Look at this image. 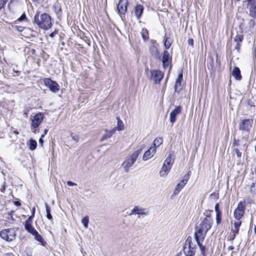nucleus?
<instances>
[{
  "mask_svg": "<svg viewBox=\"0 0 256 256\" xmlns=\"http://www.w3.org/2000/svg\"><path fill=\"white\" fill-rule=\"evenodd\" d=\"M204 214V217L200 218L201 222L196 227L194 236L206 237V233L212 228L213 220L210 212L206 211Z\"/></svg>",
  "mask_w": 256,
  "mask_h": 256,
  "instance_id": "nucleus-1",
  "label": "nucleus"
},
{
  "mask_svg": "<svg viewBox=\"0 0 256 256\" xmlns=\"http://www.w3.org/2000/svg\"><path fill=\"white\" fill-rule=\"evenodd\" d=\"M34 22L40 28L48 30L52 26L51 17L49 14L43 13L40 14L38 12L34 17Z\"/></svg>",
  "mask_w": 256,
  "mask_h": 256,
  "instance_id": "nucleus-2",
  "label": "nucleus"
},
{
  "mask_svg": "<svg viewBox=\"0 0 256 256\" xmlns=\"http://www.w3.org/2000/svg\"><path fill=\"white\" fill-rule=\"evenodd\" d=\"M142 150H136L130 157L127 158L122 164V167L124 172H128L130 168L133 165L136 161L138 155L141 152Z\"/></svg>",
  "mask_w": 256,
  "mask_h": 256,
  "instance_id": "nucleus-3",
  "label": "nucleus"
},
{
  "mask_svg": "<svg viewBox=\"0 0 256 256\" xmlns=\"http://www.w3.org/2000/svg\"><path fill=\"white\" fill-rule=\"evenodd\" d=\"M195 245L192 244V238L189 236L186 240L184 246V252L186 256H192L195 254Z\"/></svg>",
  "mask_w": 256,
  "mask_h": 256,
  "instance_id": "nucleus-4",
  "label": "nucleus"
},
{
  "mask_svg": "<svg viewBox=\"0 0 256 256\" xmlns=\"http://www.w3.org/2000/svg\"><path fill=\"white\" fill-rule=\"evenodd\" d=\"M253 120L252 119H244L240 121L239 124L238 128L242 134H246L248 136L252 126Z\"/></svg>",
  "mask_w": 256,
  "mask_h": 256,
  "instance_id": "nucleus-5",
  "label": "nucleus"
},
{
  "mask_svg": "<svg viewBox=\"0 0 256 256\" xmlns=\"http://www.w3.org/2000/svg\"><path fill=\"white\" fill-rule=\"evenodd\" d=\"M0 237L8 242L14 240L16 236V232L14 228H6L0 232Z\"/></svg>",
  "mask_w": 256,
  "mask_h": 256,
  "instance_id": "nucleus-6",
  "label": "nucleus"
},
{
  "mask_svg": "<svg viewBox=\"0 0 256 256\" xmlns=\"http://www.w3.org/2000/svg\"><path fill=\"white\" fill-rule=\"evenodd\" d=\"M44 85L48 87L53 92L56 93L60 90V86L55 82L49 78H46L44 80Z\"/></svg>",
  "mask_w": 256,
  "mask_h": 256,
  "instance_id": "nucleus-7",
  "label": "nucleus"
},
{
  "mask_svg": "<svg viewBox=\"0 0 256 256\" xmlns=\"http://www.w3.org/2000/svg\"><path fill=\"white\" fill-rule=\"evenodd\" d=\"M245 206L244 202H240L238 205L237 208L234 211V216L237 220H240L244 213Z\"/></svg>",
  "mask_w": 256,
  "mask_h": 256,
  "instance_id": "nucleus-8",
  "label": "nucleus"
},
{
  "mask_svg": "<svg viewBox=\"0 0 256 256\" xmlns=\"http://www.w3.org/2000/svg\"><path fill=\"white\" fill-rule=\"evenodd\" d=\"M190 175V172L189 171L187 172L186 174L184 176L183 179L180 181V182L177 184L174 191V194H178L181 190L185 186V185L187 184L188 180Z\"/></svg>",
  "mask_w": 256,
  "mask_h": 256,
  "instance_id": "nucleus-9",
  "label": "nucleus"
},
{
  "mask_svg": "<svg viewBox=\"0 0 256 256\" xmlns=\"http://www.w3.org/2000/svg\"><path fill=\"white\" fill-rule=\"evenodd\" d=\"M44 118V115L42 112L36 114L32 120L31 126L34 128H38L40 124Z\"/></svg>",
  "mask_w": 256,
  "mask_h": 256,
  "instance_id": "nucleus-10",
  "label": "nucleus"
},
{
  "mask_svg": "<svg viewBox=\"0 0 256 256\" xmlns=\"http://www.w3.org/2000/svg\"><path fill=\"white\" fill-rule=\"evenodd\" d=\"M150 74V78L156 84H159L164 77V73L159 70H153Z\"/></svg>",
  "mask_w": 256,
  "mask_h": 256,
  "instance_id": "nucleus-11",
  "label": "nucleus"
},
{
  "mask_svg": "<svg viewBox=\"0 0 256 256\" xmlns=\"http://www.w3.org/2000/svg\"><path fill=\"white\" fill-rule=\"evenodd\" d=\"M128 2L127 0H120L117 5V10L120 16L122 17V15H125L127 10Z\"/></svg>",
  "mask_w": 256,
  "mask_h": 256,
  "instance_id": "nucleus-12",
  "label": "nucleus"
},
{
  "mask_svg": "<svg viewBox=\"0 0 256 256\" xmlns=\"http://www.w3.org/2000/svg\"><path fill=\"white\" fill-rule=\"evenodd\" d=\"M148 210L147 208H142L138 206H134L130 215L138 214V218H140V216H146L148 214Z\"/></svg>",
  "mask_w": 256,
  "mask_h": 256,
  "instance_id": "nucleus-13",
  "label": "nucleus"
},
{
  "mask_svg": "<svg viewBox=\"0 0 256 256\" xmlns=\"http://www.w3.org/2000/svg\"><path fill=\"white\" fill-rule=\"evenodd\" d=\"M247 7L251 16L256 18V0H247Z\"/></svg>",
  "mask_w": 256,
  "mask_h": 256,
  "instance_id": "nucleus-14",
  "label": "nucleus"
},
{
  "mask_svg": "<svg viewBox=\"0 0 256 256\" xmlns=\"http://www.w3.org/2000/svg\"><path fill=\"white\" fill-rule=\"evenodd\" d=\"M182 108L180 106H177L170 113V122L172 124L176 121V116L181 112Z\"/></svg>",
  "mask_w": 256,
  "mask_h": 256,
  "instance_id": "nucleus-15",
  "label": "nucleus"
},
{
  "mask_svg": "<svg viewBox=\"0 0 256 256\" xmlns=\"http://www.w3.org/2000/svg\"><path fill=\"white\" fill-rule=\"evenodd\" d=\"M205 237H200V236H194V239L199 246L201 254L203 256H205L206 254V248L204 246H202V242L204 241Z\"/></svg>",
  "mask_w": 256,
  "mask_h": 256,
  "instance_id": "nucleus-16",
  "label": "nucleus"
},
{
  "mask_svg": "<svg viewBox=\"0 0 256 256\" xmlns=\"http://www.w3.org/2000/svg\"><path fill=\"white\" fill-rule=\"evenodd\" d=\"M156 152V148L151 146V147L150 148L144 152L142 158L143 160L146 161L150 159L154 156Z\"/></svg>",
  "mask_w": 256,
  "mask_h": 256,
  "instance_id": "nucleus-17",
  "label": "nucleus"
},
{
  "mask_svg": "<svg viewBox=\"0 0 256 256\" xmlns=\"http://www.w3.org/2000/svg\"><path fill=\"white\" fill-rule=\"evenodd\" d=\"M182 72H181L178 74L174 84V91L176 92H180L182 89L181 84L182 80Z\"/></svg>",
  "mask_w": 256,
  "mask_h": 256,
  "instance_id": "nucleus-18",
  "label": "nucleus"
},
{
  "mask_svg": "<svg viewBox=\"0 0 256 256\" xmlns=\"http://www.w3.org/2000/svg\"><path fill=\"white\" fill-rule=\"evenodd\" d=\"M162 62L163 67L164 68H167L171 62V58H170V54L166 50L164 52Z\"/></svg>",
  "mask_w": 256,
  "mask_h": 256,
  "instance_id": "nucleus-19",
  "label": "nucleus"
},
{
  "mask_svg": "<svg viewBox=\"0 0 256 256\" xmlns=\"http://www.w3.org/2000/svg\"><path fill=\"white\" fill-rule=\"evenodd\" d=\"M144 11L143 6L140 4H138L134 8V14L137 19H140Z\"/></svg>",
  "mask_w": 256,
  "mask_h": 256,
  "instance_id": "nucleus-20",
  "label": "nucleus"
},
{
  "mask_svg": "<svg viewBox=\"0 0 256 256\" xmlns=\"http://www.w3.org/2000/svg\"><path fill=\"white\" fill-rule=\"evenodd\" d=\"M170 169L171 168H170V166H166L165 164H163L162 169L159 173L160 176L161 177H164L166 176L167 174H168L169 172L170 171Z\"/></svg>",
  "mask_w": 256,
  "mask_h": 256,
  "instance_id": "nucleus-21",
  "label": "nucleus"
},
{
  "mask_svg": "<svg viewBox=\"0 0 256 256\" xmlns=\"http://www.w3.org/2000/svg\"><path fill=\"white\" fill-rule=\"evenodd\" d=\"M234 229L232 230V232L234 236L233 239L236 237V235L238 233L239 228L241 225V222L240 220H237V221L234 222Z\"/></svg>",
  "mask_w": 256,
  "mask_h": 256,
  "instance_id": "nucleus-22",
  "label": "nucleus"
},
{
  "mask_svg": "<svg viewBox=\"0 0 256 256\" xmlns=\"http://www.w3.org/2000/svg\"><path fill=\"white\" fill-rule=\"evenodd\" d=\"M232 76L237 80H240L242 78L240 71L238 67H234L232 72Z\"/></svg>",
  "mask_w": 256,
  "mask_h": 256,
  "instance_id": "nucleus-23",
  "label": "nucleus"
},
{
  "mask_svg": "<svg viewBox=\"0 0 256 256\" xmlns=\"http://www.w3.org/2000/svg\"><path fill=\"white\" fill-rule=\"evenodd\" d=\"M34 237V239L38 242L42 246H44L46 244V242L44 241L42 236L38 234V232L36 230L34 234H32Z\"/></svg>",
  "mask_w": 256,
  "mask_h": 256,
  "instance_id": "nucleus-24",
  "label": "nucleus"
},
{
  "mask_svg": "<svg viewBox=\"0 0 256 256\" xmlns=\"http://www.w3.org/2000/svg\"><path fill=\"white\" fill-rule=\"evenodd\" d=\"M174 162V158H172V154H169L166 158L163 164H165L166 166H170V168H172Z\"/></svg>",
  "mask_w": 256,
  "mask_h": 256,
  "instance_id": "nucleus-25",
  "label": "nucleus"
},
{
  "mask_svg": "<svg viewBox=\"0 0 256 256\" xmlns=\"http://www.w3.org/2000/svg\"><path fill=\"white\" fill-rule=\"evenodd\" d=\"M27 145L29 147L30 150H34L36 148L37 142L35 140L31 138L27 142Z\"/></svg>",
  "mask_w": 256,
  "mask_h": 256,
  "instance_id": "nucleus-26",
  "label": "nucleus"
},
{
  "mask_svg": "<svg viewBox=\"0 0 256 256\" xmlns=\"http://www.w3.org/2000/svg\"><path fill=\"white\" fill-rule=\"evenodd\" d=\"M150 52L153 57L156 58L158 56L157 48L154 44L150 47Z\"/></svg>",
  "mask_w": 256,
  "mask_h": 256,
  "instance_id": "nucleus-27",
  "label": "nucleus"
},
{
  "mask_svg": "<svg viewBox=\"0 0 256 256\" xmlns=\"http://www.w3.org/2000/svg\"><path fill=\"white\" fill-rule=\"evenodd\" d=\"M162 138L160 137L156 138L154 141L152 146L156 148V146H160L162 143Z\"/></svg>",
  "mask_w": 256,
  "mask_h": 256,
  "instance_id": "nucleus-28",
  "label": "nucleus"
},
{
  "mask_svg": "<svg viewBox=\"0 0 256 256\" xmlns=\"http://www.w3.org/2000/svg\"><path fill=\"white\" fill-rule=\"evenodd\" d=\"M24 228L25 230L31 234H32L36 231L32 224L24 225Z\"/></svg>",
  "mask_w": 256,
  "mask_h": 256,
  "instance_id": "nucleus-29",
  "label": "nucleus"
},
{
  "mask_svg": "<svg viewBox=\"0 0 256 256\" xmlns=\"http://www.w3.org/2000/svg\"><path fill=\"white\" fill-rule=\"evenodd\" d=\"M45 207H46V216L47 218L49 220H52V216L50 214V208L46 203L45 204Z\"/></svg>",
  "mask_w": 256,
  "mask_h": 256,
  "instance_id": "nucleus-30",
  "label": "nucleus"
},
{
  "mask_svg": "<svg viewBox=\"0 0 256 256\" xmlns=\"http://www.w3.org/2000/svg\"><path fill=\"white\" fill-rule=\"evenodd\" d=\"M116 119L118 120L117 126L116 128V129L119 131L124 130V125L123 124L122 122L120 120V118L118 117H117Z\"/></svg>",
  "mask_w": 256,
  "mask_h": 256,
  "instance_id": "nucleus-31",
  "label": "nucleus"
},
{
  "mask_svg": "<svg viewBox=\"0 0 256 256\" xmlns=\"http://www.w3.org/2000/svg\"><path fill=\"white\" fill-rule=\"evenodd\" d=\"M216 212V224L217 225H218L220 224L222 222V212Z\"/></svg>",
  "mask_w": 256,
  "mask_h": 256,
  "instance_id": "nucleus-32",
  "label": "nucleus"
},
{
  "mask_svg": "<svg viewBox=\"0 0 256 256\" xmlns=\"http://www.w3.org/2000/svg\"><path fill=\"white\" fill-rule=\"evenodd\" d=\"M141 34L144 40H148V31L146 29H142Z\"/></svg>",
  "mask_w": 256,
  "mask_h": 256,
  "instance_id": "nucleus-33",
  "label": "nucleus"
},
{
  "mask_svg": "<svg viewBox=\"0 0 256 256\" xmlns=\"http://www.w3.org/2000/svg\"><path fill=\"white\" fill-rule=\"evenodd\" d=\"M240 146V140H236L235 138H234V140L232 143V148H238V147Z\"/></svg>",
  "mask_w": 256,
  "mask_h": 256,
  "instance_id": "nucleus-34",
  "label": "nucleus"
},
{
  "mask_svg": "<svg viewBox=\"0 0 256 256\" xmlns=\"http://www.w3.org/2000/svg\"><path fill=\"white\" fill-rule=\"evenodd\" d=\"M168 39H169L167 37L166 34L165 36H164L165 41L164 42V46L166 49H168L172 44L171 42H170L168 40Z\"/></svg>",
  "mask_w": 256,
  "mask_h": 256,
  "instance_id": "nucleus-35",
  "label": "nucleus"
},
{
  "mask_svg": "<svg viewBox=\"0 0 256 256\" xmlns=\"http://www.w3.org/2000/svg\"><path fill=\"white\" fill-rule=\"evenodd\" d=\"M82 222L83 224L84 227L86 228H88V224L89 222V218L88 216H86L82 218Z\"/></svg>",
  "mask_w": 256,
  "mask_h": 256,
  "instance_id": "nucleus-36",
  "label": "nucleus"
},
{
  "mask_svg": "<svg viewBox=\"0 0 256 256\" xmlns=\"http://www.w3.org/2000/svg\"><path fill=\"white\" fill-rule=\"evenodd\" d=\"M244 40V36L242 34H238L234 38L235 42H242Z\"/></svg>",
  "mask_w": 256,
  "mask_h": 256,
  "instance_id": "nucleus-37",
  "label": "nucleus"
},
{
  "mask_svg": "<svg viewBox=\"0 0 256 256\" xmlns=\"http://www.w3.org/2000/svg\"><path fill=\"white\" fill-rule=\"evenodd\" d=\"M54 7L55 9V12L56 13V15H60L62 12V8L60 6L58 5H55L54 6Z\"/></svg>",
  "mask_w": 256,
  "mask_h": 256,
  "instance_id": "nucleus-38",
  "label": "nucleus"
},
{
  "mask_svg": "<svg viewBox=\"0 0 256 256\" xmlns=\"http://www.w3.org/2000/svg\"><path fill=\"white\" fill-rule=\"evenodd\" d=\"M106 133L102 136V137L101 138V141H103L104 140L110 138L112 136V134L108 132V131L106 130Z\"/></svg>",
  "mask_w": 256,
  "mask_h": 256,
  "instance_id": "nucleus-39",
  "label": "nucleus"
},
{
  "mask_svg": "<svg viewBox=\"0 0 256 256\" xmlns=\"http://www.w3.org/2000/svg\"><path fill=\"white\" fill-rule=\"evenodd\" d=\"M34 216H32V215L30 216L28 218L25 222L24 225L32 224V219Z\"/></svg>",
  "mask_w": 256,
  "mask_h": 256,
  "instance_id": "nucleus-40",
  "label": "nucleus"
},
{
  "mask_svg": "<svg viewBox=\"0 0 256 256\" xmlns=\"http://www.w3.org/2000/svg\"><path fill=\"white\" fill-rule=\"evenodd\" d=\"M233 151L236 153L238 158H240L242 156V152L238 148H233Z\"/></svg>",
  "mask_w": 256,
  "mask_h": 256,
  "instance_id": "nucleus-41",
  "label": "nucleus"
},
{
  "mask_svg": "<svg viewBox=\"0 0 256 256\" xmlns=\"http://www.w3.org/2000/svg\"><path fill=\"white\" fill-rule=\"evenodd\" d=\"M70 137L72 139L74 140L76 142H78V136L76 134H70Z\"/></svg>",
  "mask_w": 256,
  "mask_h": 256,
  "instance_id": "nucleus-42",
  "label": "nucleus"
},
{
  "mask_svg": "<svg viewBox=\"0 0 256 256\" xmlns=\"http://www.w3.org/2000/svg\"><path fill=\"white\" fill-rule=\"evenodd\" d=\"M236 42V44L235 46V49L238 52H239L240 50V48L241 46L242 42Z\"/></svg>",
  "mask_w": 256,
  "mask_h": 256,
  "instance_id": "nucleus-43",
  "label": "nucleus"
},
{
  "mask_svg": "<svg viewBox=\"0 0 256 256\" xmlns=\"http://www.w3.org/2000/svg\"><path fill=\"white\" fill-rule=\"evenodd\" d=\"M8 0H0V10L4 8Z\"/></svg>",
  "mask_w": 256,
  "mask_h": 256,
  "instance_id": "nucleus-44",
  "label": "nucleus"
},
{
  "mask_svg": "<svg viewBox=\"0 0 256 256\" xmlns=\"http://www.w3.org/2000/svg\"><path fill=\"white\" fill-rule=\"evenodd\" d=\"M25 19H26V14H24L18 18V20L20 22Z\"/></svg>",
  "mask_w": 256,
  "mask_h": 256,
  "instance_id": "nucleus-45",
  "label": "nucleus"
},
{
  "mask_svg": "<svg viewBox=\"0 0 256 256\" xmlns=\"http://www.w3.org/2000/svg\"><path fill=\"white\" fill-rule=\"evenodd\" d=\"M254 188H255L256 190V182L254 183V182L252 183V184L250 186V190L252 192L254 191L253 190Z\"/></svg>",
  "mask_w": 256,
  "mask_h": 256,
  "instance_id": "nucleus-46",
  "label": "nucleus"
},
{
  "mask_svg": "<svg viewBox=\"0 0 256 256\" xmlns=\"http://www.w3.org/2000/svg\"><path fill=\"white\" fill-rule=\"evenodd\" d=\"M16 28L18 32H22L24 30V28L22 26H16Z\"/></svg>",
  "mask_w": 256,
  "mask_h": 256,
  "instance_id": "nucleus-47",
  "label": "nucleus"
},
{
  "mask_svg": "<svg viewBox=\"0 0 256 256\" xmlns=\"http://www.w3.org/2000/svg\"><path fill=\"white\" fill-rule=\"evenodd\" d=\"M214 210H215L216 212H220V211H221V210H220V208H219V204H218V203H216V204H215V206H214Z\"/></svg>",
  "mask_w": 256,
  "mask_h": 256,
  "instance_id": "nucleus-48",
  "label": "nucleus"
},
{
  "mask_svg": "<svg viewBox=\"0 0 256 256\" xmlns=\"http://www.w3.org/2000/svg\"><path fill=\"white\" fill-rule=\"evenodd\" d=\"M66 184L68 186H75L77 185L76 184L71 181H68Z\"/></svg>",
  "mask_w": 256,
  "mask_h": 256,
  "instance_id": "nucleus-49",
  "label": "nucleus"
},
{
  "mask_svg": "<svg viewBox=\"0 0 256 256\" xmlns=\"http://www.w3.org/2000/svg\"><path fill=\"white\" fill-rule=\"evenodd\" d=\"M188 44L189 45L193 46H194V40L192 38H189L188 40Z\"/></svg>",
  "mask_w": 256,
  "mask_h": 256,
  "instance_id": "nucleus-50",
  "label": "nucleus"
},
{
  "mask_svg": "<svg viewBox=\"0 0 256 256\" xmlns=\"http://www.w3.org/2000/svg\"><path fill=\"white\" fill-rule=\"evenodd\" d=\"M116 128H113L112 130H111L110 131H108V132L110 134H112V136L116 132Z\"/></svg>",
  "mask_w": 256,
  "mask_h": 256,
  "instance_id": "nucleus-51",
  "label": "nucleus"
},
{
  "mask_svg": "<svg viewBox=\"0 0 256 256\" xmlns=\"http://www.w3.org/2000/svg\"><path fill=\"white\" fill-rule=\"evenodd\" d=\"M249 24L250 26H254V20H251L249 22Z\"/></svg>",
  "mask_w": 256,
  "mask_h": 256,
  "instance_id": "nucleus-52",
  "label": "nucleus"
},
{
  "mask_svg": "<svg viewBox=\"0 0 256 256\" xmlns=\"http://www.w3.org/2000/svg\"><path fill=\"white\" fill-rule=\"evenodd\" d=\"M31 130L32 132L36 134V128H34L32 126H31Z\"/></svg>",
  "mask_w": 256,
  "mask_h": 256,
  "instance_id": "nucleus-53",
  "label": "nucleus"
},
{
  "mask_svg": "<svg viewBox=\"0 0 256 256\" xmlns=\"http://www.w3.org/2000/svg\"><path fill=\"white\" fill-rule=\"evenodd\" d=\"M57 34L56 32H52L50 34V36L51 37V38H54L56 34Z\"/></svg>",
  "mask_w": 256,
  "mask_h": 256,
  "instance_id": "nucleus-54",
  "label": "nucleus"
},
{
  "mask_svg": "<svg viewBox=\"0 0 256 256\" xmlns=\"http://www.w3.org/2000/svg\"><path fill=\"white\" fill-rule=\"evenodd\" d=\"M14 204L16 206H20L21 205V204L20 202L18 201H16L14 202Z\"/></svg>",
  "mask_w": 256,
  "mask_h": 256,
  "instance_id": "nucleus-55",
  "label": "nucleus"
},
{
  "mask_svg": "<svg viewBox=\"0 0 256 256\" xmlns=\"http://www.w3.org/2000/svg\"><path fill=\"white\" fill-rule=\"evenodd\" d=\"M5 189H6V186L4 185V186H2V188L0 190L2 192H4Z\"/></svg>",
  "mask_w": 256,
  "mask_h": 256,
  "instance_id": "nucleus-56",
  "label": "nucleus"
},
{
  "mask_svg": "<svg viewBox=\"0 0 256 256\" xmlns=\"http://www.w3.org/2000/svg\"><path fill=\"white\" fill-rule=\"evenodd\" d=\"M34 214H35V208L34 207L33 208H32V216H34Z\"/></svg>",
  "mask_w": 256,
  "mask_h": 256,
  "instance_id": "nucleus-57",
  "label": "nucleus"
},
{
  "mask_svg": "<svg viewBox=\"0 0 256 256\" xmlns=\"http://www.w3.org/2000/svg\"><path fill=\"white\" fill-rule=\"evenodd\" d=\"M39 142H40V144L42 145L43 144L44 141H43V140H42V138H40L39 139Z\"/></svg>",
  "mask_w": 256,
  "mask_h": 256,
  "instance_id": "nucleus-58",
  "label": "nucleus"
},
{
  "mask_svg": "<svg viewBox=\"0 0 256 256\" xmlns=\"http://www.w3.org/2000/svg\"><path fill=\"white\" fill-rule=\"evenodd\" d=\"M48 132V129H45V130H44V134H47Z\"/></svg>",
  "mask_w": 256,
  "mask_h": 256,
  "instance_id": "nucleus-59",
  "label": "nucleus"
},
{
  "mask_svg": "<svg viewBox=\"0 0 256 256\" xmlns=\"http://www.w3.org/2000/svg\"><path fill=\"white\" fill-rule=\"evenodd\" d=\"M14 72H16V74H18V73H19V71H18V70H14Z\"/></svg>",
  "mask_w": 256,
  "mask_h": 256,
  "instance_id": "nucleus-60",
  "label": "nucleus"
},
{
  "mask_svg": "<svg viewBox=\"0 0 256 256\" xmlns=\"http://www.w3.org/2000/svg\"><path fill=\"white\" fill-rule=\"evenodd\" d=\"M45 135H46V134H42V135L41 136V137H40V138H42L44 136H45Z\"/></svg>",
  "mask_w": 256,
  "mask_h": 256,
  "instance_id": "nucleus-61",
  "label": "nucleus"
},
{
  "mask_svg": "<svg viewBox=\"0 0 256 256\" xmlns=\"http://www.w3.org/2000/svg\"><path fill=\"white\" fill-rule=\"evenodd\" d=\"M254 172L255 174L256 175V167L254 168Z\"/></svg>",
  "mask_w": 256,
  "mask_h": 256,
  "instance_id": "nucleus-62",
  "label": "nucleus"
},
{
  "mask_svg": "<svg viewBox=\"0 0 256 256\" xmlns=\"http://www.w3.org/2000/svg\"><path fill=\"white\" fill-rule=\"evenodd\" d=\"M254 231L255 234H256V226H255V228H254Z\"/></svg>",
  "mask_w": 256,
  "mask_h": 256,
  "instance_id": "nucleus-63",
  "label": "nucleus"
},
{
  "mask_svg": "<svg viewBox=\"0 0 256 256\" xmlns=\"http://www.w3.org/2000/svg\"><path fill=\"white\" fill-rule=\"evenodd\" d=\"M168 80V77H167V78H166V82H167Z\"/></svg>",
  "mask_w": 256,
  "mask_h": 256,
  "instance_id": "nucleus-64",
  "label": "nucleus"
}]
</instances>
